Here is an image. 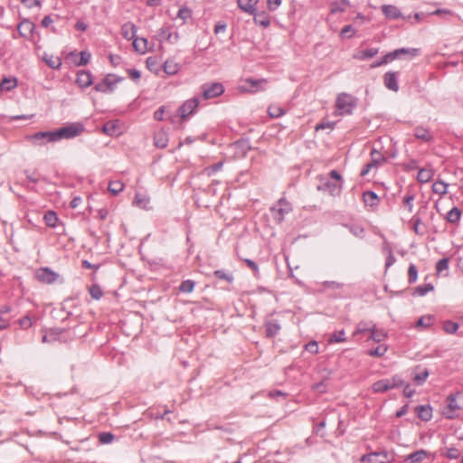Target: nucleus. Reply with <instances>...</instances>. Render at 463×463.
<instances>
[{
    "label": "nucleus",
    "mask_w": 463,
    "mask_h": 463,
    "mask_svg": "<svg viewBox=\"0 0 463 463\" xmlns=\"http://www.w3.org/2000/svg\"><path fill=\"white\" fill-rule=\"evenodd\" d=\"M344 179L336 170H331L327 176H318L317 190L332 197H338L342 194Z\"/></svg>",
    "instance_id": "f257e3e1"
},
{
    "label": "nucleus",
    "mask_w": 463,
    "mask_h": 463,
    "mask_svg": "<svg viewBox=\"0 0 463 463\" xmlns=\"http://www.w3.org/2000/svg\"><path fill=\"white\" fill-rule=\"evenodd\" d=\"M404 381L399 374H394L391 378H384L376 381L372 385V391L374 393H383L393 389L402 387Z\"/></svg>",
    "instance_id": "f03ea898"
},
{
    "label": "nucleus",
    "mask_w": 463,
    "mask_h": 463,
    "mask_svg": "<svg viewBox=\"0 0 463 463\" xmlns=\"http://www.w3.org/2000/svg\"><path fill=\"white\" fill-rule=\"evenodd\" d=\"M85 130V127L80 122L67 124L66 126L54 130L56 141L62 139H72L81 135Z\"/></svg>",
    "instance_id": "7ed1b4c3"
},
{
    "label": "nucleus",
    "mask_w": 463,
    "mask_h": 463,
    "mask_svg": "<svg viewBox=\"0 0 463 463\" xmlns=\"http://www.w3.org/2000/svg\"><path fill=\"white\" fill-rule=\"evenodd\" d=\"M335 107L337 115H351L356 107V100L349 94L341 93L336 98Z\"/></svg>",
    "instance_id": "20e7f679"
},
{
    "label": "nucleus",
    "mask_w": 463,
    "mask_h": 463,
    "mask_svg": "<svg viewBox=\"0 0 463 463\" xmlns=\"http://www.w3.org/2000/svg\"><path fill=\"white\" fill-rule=\"evenodd\" d=\"M291 211L292 205L285 198H280L275 205L270 207L271 216L278 224H280Z\"/></svg>",
    "instance_id": "39448f33"
},
{
    "label": "nucleus",
    "mask_w": 463,
    "mask_h": 463,
    "mask_svg": "<svg viewBox=\"0 0 463 463\" xmlns=\"http://www.w3.org/2000/svg\"><path fill=\"white\" fill-rule=\"evenodd\" d=\"M26 139L29 140L33 146H44L48 143L57 142L55 133L53 131H39L33 135L27 136Z\"/></svg>",
    "instance_id": "423d86ee"
},
{
    "label": "nucleus",
    "mask_w": 463,
    "mask_h": 463,
    "mask_svg": "<svg viewBox=\"0 0 463 463\" xmlns=\"http://www.w3.org/2000/svg\"><path fill=\"white\" fill-rule=\"evenodd\" d=\"M201 90L204 99L217 98L224 92V87L220 82L204 83L201 86Z\"/></svg>",
    "instance_id": "0eeeda50"
},
{
    "label": "nucleus",
    "mask_w": 463,
    "mask_h": 463,
    "mask_svg": "<svg viewBox=\"0 0 463 463\" xmlns=\"http://www.w3.org/2000/svg\"><path fill=\"white\" fill-rule=\"evenodd\" d=\"M114 77L115 75L113 74H108L100 82H98L94 86V90L102 93L112 92L115 90L117 83L120 80V79L113 80L112 78Z\"/></svg>",
    "instance_id": "6e6552de"
},
{
    "label": "nucleus",
    "mask_w": 463,
    "mask_h": 463,
    "mask_svg": "<svg viewBox=\"0 0 463 463\" xmlns=\"http://www.w3.org/2000/svg\"><path fill=\"white\" fill-rule=\"evenodd\" d=\"M199 105V98L194 97L184 101L179 108V115L182 118H185L194 112Z\"/></svg>",
    "instance_id": "1a4fd4ad"
},
{
    "label": "nucleus",
    "mask_w": 463,
    "mask_h": 463,
    "mask_svg": "<svg viewBox=\"0 0 463 463\" xmlns=\"http://www.w3.org/2000/svg\"><path fill=\"white\" fill-rule=\"evenodd\" d=\"M58 277L59 275L49 268H42L36 272L37 279L46 284L53 283Z\"/></svg>",
    "instance_id": "9d476101"
},
{
    "label": "nucleus",
    "mask_w": 463,
    "mask_h": 463,
    "mask_svg": "<svg viewBox=\"0 0 463 463\" xmlns=\"http://www.w3.org/2000/svg\"><path fill=\"white\" fill-rule=\"evenodd\" d=\"M75 82L81 89L91 86L93 83V77L91 72L85 70L79 71Z\"/></svg>",
    "instance_id": "9b49d317"
},
{
    "label": "nucleus",
    "mask_w": 463,
    "mask_h": 463,
    "mask_svg": "<svg viewBox=\"0 0 463 463\" xmlns=\"http://www.w3.org/2000/svg\"><path fill=\"white\" fill-rule=\"evenodd\" d=\"M398 76L399 72L396 71H388L383 76V83L384 86L392 91L399 90V83H398Z\"/></svg>",
    "instance_id": "f8f14e48"
},
{
    "label": "nucleus",
    "mask_w": 463,
    "mask_h": 463,
    "mask_svg": "<svg viewBox=\"0 0 463 463\" xmlns=\"http://www.w3.org/2000/svg\"><path fill=\"white\" fill-rule=\"evenodd\" d=\"M413 132L414 137L422 142L431 143L434 140V137L430 129L423 126L415 127Z\"/></svg>",
    "instance_id": "ddd939ff"
},
{
    "label": "nucleus",
    "mask_w": 463,
    "mask_h": 463,
    "mask_svg": "<svg viewBox=\"0 0 463 463\" xmlns=\"http://www.w3.org/2000/svg\"><path fill=\"white\" fill-rule=\"evenodd\" d=\"M458 392L451 393L447 397V410L445 415L448 419H454L456 417V411L459 409V406L457 402Z\"/></svg>",
    "instance_id": "4468645a"
},
{
    "label": "nucleus",
    "mask_w": 463,
    "mask_h": 463,
    "mask_svg": "<svg viewBox=\"0 0 463 463\" xmlns=\"http://www.w3.org/2000/svg\"><path fill=\"white\" fill-rule=\"evenodd\" d=\"M34 29L35 24L27 19L23 20L17 26V30L20 35L23 37H28L32 35Z\"/></svg>",
    "instance_id": "2eb2a0df"
},
{
    "label": "nucleus",
    "mask_w": 463,
    "mask_h": 463,
    "mask_svg": "<svg viewBox=\"0 0 463 463\" xmlns=\"http://www.w3.org/2000/svg\"><path fill=\"white\" fill-rule=\"evenodd\" d=\"M382 12L387 19L394 20L402 16L401 11L392 5H383L382 6Z\"/></svg>",
    "instance_id": "dca6fc26"
},
{
    "label": "nucleus",
    "mask_w": 463,
    "mask_h": 463,
    "mask_svg": "<svg viewBox=\"0 0 463 463\" xmlns=\"http://www.w3.org/2000/svg\"><path fill=\"white\" fill-rule=\"evenodd\" d=\"M363 201L365 206H369L371 208H374L380 203V198L373 191L364 192Z\"/></svg>",
    "instance_id": "f3484780"
},
{
    "label": "nucleus",
    "mask_w": 463,
    "mask_h": 463,
    "mask_svg": "<svg viewBox=\"0 0 463 463\" xmlns=\"http://www.w3.org/2000/svg\"><path fill=\"white\" fill-rule=\"evenodd\" d=\"M418 418L429 421L432 418V409L430 405H419L415 408Z\"/></svg>",
    "instance_id": "a211bd4d"
},
{
    "label": "nucleus",
    "mask_w": 463,
    "mask_h": 463,
    "mask_svg": "<svg viewBox=\"0 0 463 463\" xmlns=\"http://www.w3.org/2000/svg\"><path fill=\"white\" fill-rule=\"evenodd\" d=\"M265 328H266V336L269 337V338L276 336L281 329L280 325H279V321H277V320L267 321L265 323Z\"/></svg>",
    "instance_id": "6ab92c4d"
},
{
    "label": "nucleus",
    "mask_w": 463,
    "mask_h": 463,
    "mask_svg": "<svg viewBox=\"0 0 463 463\" xmlns=\"http://www.w3.org/2000/svg\"><path fill=\"white\" fill-rule=\"evenodd\" d=\"M427 458V451L419 449L415 452L409 454L405 459V463H421Z\"/></svg>",
    "instance_id": "aec40b11"
},
{
    "label": "nucleus",
    "mask_w": 463,
    "mask_h": 463,
    "mask_svg": "<svg viewBox=\"0 0 463 463\" xmlns=\"http://www.w3.org/2000/svg\"><path fill=\"white\" fill-rule=\"evenodd\" d=\"M259 0H247L246 3H243L242 0H238V6L245 13L255 15L256 14V5Z\"/></svg>",
    "instance_id": "412c9836"
},
{
    "label": "nucleus",
    "mask_w": 463,
    "mask_h": 463,
    "mask_svg": "<svg viewBox=\"0 0 463 463\" xmlns=\"http://www.w3.org/2000/svg\"><path fill=\"white\" fill-rule=\"evenodd\" d=\"M378 53L377 48H369L366 50H361L358 51L354 55V58L360 61H366L373 57H374Z\"/></svg>",
    "instance_id": "4be33fe9"
},
{
    "label": "nucleus",
    "mask_w": 463,
    "mask_h": 463,
    "mask_svg": "<svg viewBox=\"0 0 463 463\" xmlns=\"http://www.w3.org/2000/svg\"><path fill=\"white\" fill-rule=\"evenodd\" d=\"M163 68H164V71L167 75L172 76V75H175L179 71L180 65L175 60L168 59L165 61Z\"/></svg>",
    "instance_id": "5701e85b"
},
{
    "label": "nucleus",
    "mask_w": 463,
    "mask_h": 463,
    "mask_svg": "<svg viewBox=\"0 0 463 463\" xmlns=\"http://www.w3.org/2000/svg\"><path fill=\"white\" fill-rule=\"evenodd\" d=\"M348 5H350L349 0H339V1L331 2L330 3V13L334 14L345 12Z\"/></svg>",
    "instance_id": "b1692460"
},
{
    "label": "nucleus",
    "mask_w": 463,
    "mask_h": 463,
    "mask_svg": "<svg viewBox=\"0 0 463 463\" xmlns=\"http://www.w3.org/2000/svg\"><path fill=\"white\" fill-rule=\"evenodd\" d=\"M373 325H374L373 322H367V321H361L356 326V328L353 334V336L355 338L358 335H361L366 332H371L373 329Z\"/></svg>",
    "instance_id": "393cba45"
},
{
    "label": "nucleus",
    "mask_w": 463,
    "mask_h": 463,
    "mask_svg": "<svg viewBox=\"0 0 463 463\" xmlns=\"http://www.w3.org/2000/svg\"><path fill=\"white\" fill-rule=\"evenodd\" d=\"M137 33V27L132 23H128L123 24L121 28L122 36L127 40H131L135 38Z\"/></svg>",
    "instance_id": "a878e982"
},
{
    "label": "nucleus",
    "mask_w": 463,
    "mask_h": 463,
    "mask_svg": "<svg viewBox=\"0 0 463 463\" xmlns=\"http://www.w3.org/2000/svg\"><path fill=\"white\" fill-rule=\"evenodd\" d=\"M133 47L137 52L144 54L148 51V41L146 38L136 37L133 40Z\"/></svg>",
    "instance_id": "bb28decb"
},
{
    "label": "nucleus",
    "mask_w": 463,
    "mask_h": 463,
    "mask_svg": "<svg viewBox=\"0 0 463 463\" xmlns=\"http://www.w3.org/2000/svg\"><path fill=\"white\" fill-rule=\"evenodd\" d=\"M419 369H420V367L418 366V367L415 368V371H417ZM429 375H430L429 370L428 369H422L420 372H415L414 374H413V378L412 379H413V382L417 385L420 386V385H422L426 382V380L428 379Z\"/></svg>",
    "instance_id": "cd10ccee"
},
{
    "label": "nucleus",
    "mask_w": 463,
    "mask_h": 463,
    "mask_svg": "<svg viewBox=\"0 0 463 463\" xmlns=\"http://www.w3.org/2000/svg\"><path fill=\"white\" fill-rule=\"evenodd\" d=\"M461 218V211L458 207H453L446 215V221L451 224H458Z\"/></svg>",
    "instance_id": "c85d7f7f"
},
{
    "label": "nucleus",
    "mask_w": 463,
    "mask_h": 463,
    "mask_svg": "<svg viewBox=\"0 0 463 463\" xmlns=\"http://www.w3.org/2000/svg\"><path fill=\"white\" fill-rule=\"evenodd\" d=\"M388 456H389V454L386 450L373 451V452L363 455L360 458V461L373 463V459L376 458L382 457V458H386Z\"/></svg>",
    "instance_id": "c756f323"
},
{
    "label": "nucleus",
    "mask_w": 463,
    "mask_h": 463,
    "mask_svg": "<svg viewBox=\"0 0 463 463\" xmlns=\"http://www.w3.org/2000/svg\"><path fill=\"white\" fill-rule=\"evenodd\" d=\"M394 60L400 58L402 54H407L411 57H415L419 54V49L416 48H401L391 52Z\"/></svg>",
    "instance_id": "7c9ffc66"
},
{
    "label": "nucleus",
    "mask_w": 463,
    "mask_h": 463,
    "mask_svg": "<svg viewBox=\"0 0 463 463\" xmlns=\"http://www.w3.org/2000/svg\"><path fill=\"white\" fill-rule=\"evenodd\" d=\"M43 220L47 226L55 228L57 226L59 217L54 211H48L44 213Z\"/></svg>",
    "instance_id": "2f4dec72"
},
{
    "label": "nucleus",
    "mask_w": 463,
    "mask_h": 463,
    "mask_svg": "<svg viewBox=\"0 0 463 463\" xmlns=\"http://www.w3.org/2000/svg\"><path fill=\"white\" fill-rule=\"evenodd\" d=\"M16 86H17L16 79L11 78V77H5L0 83V89L5 91H10V90L15 89Z\"/></svg>",
    "instance_id": "473e14b6"
},
{
    "label": "nucleus",
    "mask_w": 463,
    "mask_h": 463,
    "mask_svg": "<svg viewBox=\"0 0 463 463\" xmlns=\"http://www.w3.org/2000/svg\"><path fill=\"white\" fill-rule=\"evenodd\" d=\"M449 184L442 180H437L432 184V192L439 195H445L448 193Z\"/></svg>",
    "instance_id": "72a5a7b5"
},
{
    "label": "nucleus",
    "mask_w": 463,
    "mask_h": 463,
    "mask_svg": "<svg viewBox=\"0 0 463 463\" xmlns=\"http://www.w3.org/2000/svg\"><path fill=\"white\" fill-rule=\"evenodd\" d=\"M433 176L432 169L421 168L418 172L417 180L420 183H428Z\"/></svg>",
    "instance_id": "f704fd0d"
},
{
    "label": "nucleus",
    "mask_w": 463,
    "mask_h": 463,
    "mask_svg": "<svg viewBox=\"0 0 463 463\" xmlns=\"http://www.w3.org/2000/svg\"><path fill=\"white\" fill-rule=\"evenodd\" d=\"M104 133L109 136H116L118 134V121H108L102 127Z\"/></svg>",
    "instance_id": "c9c22d12"
},
{
    "label": "nucleus",
    "mask_w": 463,
    "mask_h": 463,
    "mask_svg": "<svg viewBox=\"0 0 463 463\" xmlns=\"http://www.w3.org/2000/svg\"><path fill=\"white\" fill-rule=\"evenodd\" d=\"M172 33L170 32V28L169 26L165 25V26H162L158 32H157V40L159 42H163V41H168V42H171V39H172Z\"/></svg>",
    "instance_id": "e433bc0d"
},
{
    "label": "nucleus",
    "mask_w": 463,
    "mask_h": 463,
    "mask_svg": "<svg viewBox=\"0 0 463 463\" xmlns=\"http://www.w3.org/2000/svg\"><path fill=\"white\" fill-rule=\"evenodd\" d=\"M386 337V333L383 330L376 329V326L373 325V329L370 332V337L369 339H372L373 341L376 343H380Z\"/></svg>",
    "instance_id": "4c0bfd02"
},
{
    "label": "nucleus",
    "mask_w": 463,
    "mask_h": 463,
    "mask_svg": "<svg viewBox=\"0 0 463 463\" xmlns=\"http://www.w3.org/2000/svg\"><path fill=\"white\" fill-rule=\"evenodd\" d=\"M434 289V286L431 283H426L420 286H418L413 292L414 296L423 297L427 293L432 291Z\"/></svg>",
    "instance_id": "58836bf2"
},
{
    "label": "nucleus",
    "mask_w": 463,
    "mask_h": 463,
    "mask_svg": "<svg viewBox=\"0 0 463 463\" xmlns=\"http://www.w3.org/2000/svg\"><path fill=\"white\" fill-rule=\"evenodd\" d=\"M124 189V184L120 180L111 181L109 184L108 190L113 194L118 195Z\"/></svg>",
    "instance_id": "ea45409f"
},
{
    "label": "nucleus",
    "mask_w": 463,
    "mask_h": 463,
    "mask_svg": "<svg viewBox=\"0 0 463 463\" xmlns=\"http://www.w3.org/2000/svg\"><path fill=\"white\" fill-rule=\"evenodd\" d=\"M155 146L159 148H165L167 146L168 138L163 132L157 133L154 137Z\"/></svg>",
    "instance_id": "a19ab883"
},
{
    "label": "nucleus",
    "mask_w": 463,
    "mask_h": 463,
    "mask_svg": "<svg viewBox=\"0 0 463 463\" xmlns=\"http://www.w3.org/2000/svg\"><path fill=\"white\" fill-rule=\"evenodd\" d=\"M385 161L384 156L376 149H373L371 152V164L373 167H377L379 165Z\"/></svg>",
    "instance_id": "79ce46f5"
},
{
    "label": "nucleus",
    "mask_w": 463,
    "mask_h": 463,
    "mask_svg": "<svg viewBox=\"0 0 463 463\" xmlns=\"http://www.w3.org/2000/svg\"><path fill=\"white\" fill-rule=\"evenodd\" d=\"M442 329L445 333L452 335L458 331V324L452 320H445L442 324Z\"/></svg>",
    "instance_id": "37998d69"
},
{
    "label": "nucleus",
    "mask_w": 463,
    "mask_h": 463,
    "mask_svg": "<svg viewBox=\"0 0 463 463\" xmlns=\"http://www.w3.org/2000/svg\"><path fill=\"white\" fill-rule=\"evenodd\" d=\"M268 114L270 118H278L285 114V110L279 105H270L268 108Z\"/></svg>",
    "instance_id": "c03bdc74"
},
{
    "label": "nucleus",
    "mask_w": 463,
    "mask_h": 463,
    "mask_svg": "<svg viewBox=\"0 0 463 463\" xmlns=\"http://www.w3.org/2000/svg\"><path fill=\"white\" fill-rule=\"evenodd\" d=\"M90 297L95 300H99L103 296L102 288L98 284H93L89 288Z\"/></svg>",
    "instance_id": "a18cd8bd"
},
{
    "label": "nucleus",
    "mask_w": 463,
    "mask_h": 463,
    "mask_svg": "<svg viewBox=\"0 0 463 463\" xmlns=\"http://www.w3.org/2000/svg\"><path fill=\"white\" fill-rule=\"evenodd\" d=\"M434 320V317L431 315L422 316L417 321V326H422L424 328H429L432 326Z\"/></svg>",
    "instance_id": "49530a36"
},
{
    "label": "nucleus",
    "mask_w": 463,
    "mask_h": 463,
    "mask_svg": "<svg viewBox=\"0 0 463 463\" xmlns=\"http://www.w3.org/2000/svg\"><path fill=\"white\" fill-rule=\"evenodd\" d=\"M388 347L386 345H379L373 349H370L367 354L372 357H382L387 352Z\"/></svg>",
    "instance_id": "de8ad7c7"
},
{
    "label": "nucleus",
    "mask_w": 463,
    "mask_h": 463,
    "mask_svg": "<svg viewBox=\"0 0 463 463\" xmlns=\"http://www.w3.org/2000/svg\"><path fill=\"white\" fill-rule=\"evenodd\" d=\"M247 82L250 83V87L253 89L254 91L263 90L264 86L267 84V80L264 79H261V80L248 79Z\"/></svg>",
    "instance_id": "09e8293b"
},
{
    "label": "nucleus",
    "mask_w": 463,
    "mask_h": 463,
    "mask_svg": "<svg viewBox=\"0 0 463 463\" xmlns=\"http://www.w3.org/2000/svg\"><path fill=\"white\" fill-rule=\"evenodd\" d=\"M194 281L192 279L184 280L180 286L179 290L183 293H191L194 288Z\"/></svg>",
    "instance_id": "8fccbe9b"
},
{
    "label": "nucleus",
    "mask_w": 463,
    "mask_h": 463,
    "mask_svg": "<svg viewBox=\"0 0 463 463\" xmlns=\"http://www.w3.org/2000/svg\"><path fill=\"white\" fill-rule=\"evenodd\" d=\"M213 275L217 279L226 280L229 283L233 281V276L230 273H227L224 269H216L213 272Z\"/></svg>",
    "instance_id": "3c124183"
},
{
    "label": "nucleus",
    "mask_w": 463,
    "mask_h": 463,
    "mask_svg": "<svg viewBox=\"0 0 463 463\" xmlns=\"http://www.w3.org/2000/svg\"><path fill=\"white\" fill-rule=\"evenodd\" d=\"M418 279V270L413 263H411L408 269V281L410 284L416 282Z\"/></svg>",
    "instance_id": "603ef678"
},
{
    "label": "nucleus",
    "mask_w": 463,
    "mask_h": 463,
    "mask_svg": "<svg viewBox=\"0 0 463 463\" xmlns=\"http://www.w3.org/2000/svg\"><path fill=\"white\" fill-rule=\"evenodd\" d=\"M90 58H91L90 52H89L87 51H81L80 52V60L75 61V64L77 66H84L90 61Z\"/></svg>",
    "instance_id": "864d4df0"
},
{
    "label": "nucleus",
    "mask_w": 463,
    "mask_h": 463,
    "mask_svg": "<svg viewBox=\"0 0 463 463\" xmlns=\"http://www.w3.org/2000/svg\"><path fill=\"white\" fill-rule=\"evenodd\" d=\"M394 58L392 54V52H388L387 54H385L380 61H377L375 62H373L371 67L372 68H376V67H380L383 64H387L389 63L390 61H393Z\"/></svg>",
    "instance_id": "5fc2aeb1"
},
{
    "label": "nucleus",
    "mask_w": 463,
    "mask_h": 463,
    "mask_svg": "<svg viewBox=\"0 0 463 463\" xmlns=\"http://www.w3.org/2000/svg\"><path fill=\"white\" fill-rule=\"evenodd\" d=\"M223 162H218L216 164H213L204 169L205 174L208 176H212L216 172L220 171L222 168Z\"/></svg>",
    "instance_id": "6e6d98bb"
},
{
    "label": "nucleus",
    "mask_w": 463,
    "mask_h": 463,
    "mask_svg": "<svg viewBox=\"0 0 463 463\" xmlns=\"http://www.w3.org/2000/svg\"><path fill=\"white\" fill-rule=\"evenodd\" d=\"M44 61L52 69H59L61 66V60L59 58H53L52 56L45 57Z\"/></svg>",
    "instance_id": "4d7b16f0"
},
{
    "label": "nucleus",
    "mask_w": 463,
    "mask_h": 463,
    "mask_svg": "<svg viewBox=\"0 0 463 463\" xmlns=\"http://www.w3.org/2000/svg\"><path fill=\"white\" fill-rule=\"evenodd\" d=\"M345 331L344 330L337 331V332L334 333L329 337L330 343H341V342H345Z\"/></svg>",
    "instance_id": "13d9d810"
},
{
    "label": "nucleus",
    "mask_w": 463,
    "mask_h": 463,
    "mask_svg": "<svg viewBox=\"0 0 463 463\" xmlns=\"http://www.w3.org/2000/svg\"><path fill=\"white\" fill-rule=\"evenodd\" d=\"M414 199H415V196L412 194H407L403 197V204L405 205V207H407V209L410 213H412V211H413Z\"/></svg>",
    "instance_id": "bf43d9fd"
},
{
    "label": "nucleus",
    "mask_w": 463,
    "mask_h": 463,
    "mask_svg": "<svg viewBox=\"0 0 463 463\" xmlns=\"http://www.w3.org/2000/svg\"><path fill=\"white\" fill-rule=\"evenodd\" d=\"M18 324L23 329H28L33 326V319L29 315H26L18 320Z\"/></svg>",
    "instance_id": "052dcab7"
},
{
    "label": "nucleus",
    "mask_w": 463,
    "mask_h": 463,
    "mask_svg": "<svg viewBox=\"0 0 463 463\" xmlns=\"http://www.w3.org/2000/svg\"><path fill=\"white\" fill-rule=\"evenodd\" d=\"M449 269V260L447 258H443L439 260L436 264V270L438 273H441L444 270Z\"/></svg>",
    "instance_id": "680f3d73"
},
{
    "label": "nucleus",
    "mask_w": 463,
    "mask_h": 463,
    "mask_svg": "<svg viewBox=\"0 0 463 463\" xmlns=\"http://www.w3.org/2000/svg\"><path fill=\"white\" fill-rule=\"evenodd\" d=\"M192 15V12L187 7H181L177 13V17L185 22Z\"/></svg>",
    "instance_id": "e2e57ef3"
},
{
    "label": "nucleus",
    "mask_w": 463,
    "mask_h": 463,
    "mask_svg": "<svg viewBox=\"0 0 463 463\" xmlns=\"http://www.w3.org/2000/svg\"><path fill=\"white\" fill-rule=\"evenodd\" d=\"M114 439V435L110 432H101L99 435V440L102 444H109Z\"/></svg>",
    "instance_id": "0e129e2a"
},
{
    "label": "nucleus",
    "mask_w": 463,
    "mask_h": 463,
    "mask_svg": "<svg viewBox=\"0 0 463 463\" xmlns=\"http://www.w3.org/2000/svg\"><path fill=\"white\" fill-rule=\"evenodd\" d=\"M349 231L352 234H354L355 237L363 238L364 235V230L363 227L358 225H351L349 226Z\"/></svg>",
    "instance_id": "69168bd1"
},
{
    "label": "nucleus",
    "mask_w": 463,
    "mask_h": 463,
    "mask_svg": "<svg viewBox=\"0 0 463 463\" xmlns=\"http://www.w3.org/2000/svg\"><path fill=\"white\" fill-rule=\"evenodd\" d=\"M322 286L325 288L339 289V288H343L344 284L340 283V282H337V281L326 280V281L322 282Z\"/></svg>",
    "instance_id": "338daca9"
},
{
    "label": "nucleus",
    "mask_w": 463,
    "mask_h": 463,
    "mask_svg": "<svg viewBox=\"0 0 463 463\" xmlns=\"http://www.w3.org/2000/svg\"><path fill=\"white\" fill-rule=\"evenodd\" d=\"M305 350L316 354L318 353V344L317 341H310L305 345Z\"/></svg>",
    "instance_id": "774afa93"
}]
</instances>
